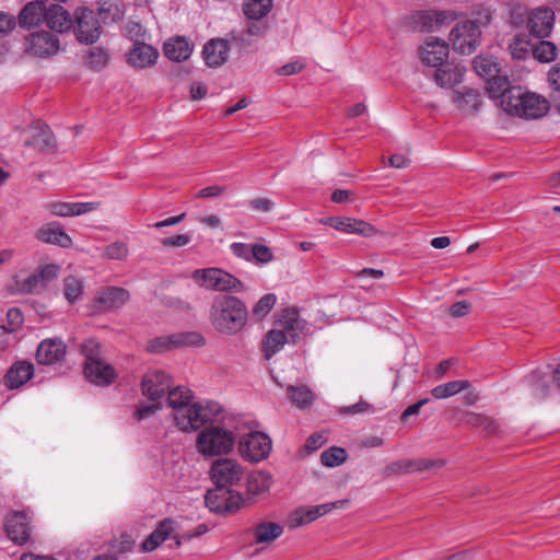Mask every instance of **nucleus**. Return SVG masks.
Segmentation results:
<instances>
[{
	"instance_id": "473e14b6",
	"label": "nucleus",
	"mask_w": 560,
	"mask_h": 560,
	"mask_svg": "<svg viewBox=\"0 0 560 560\" xmlns=\"http://www.w3.org/2000/svg\"><path fill=\"white\" fill-rule=\"evenodd\" d=\"M47 25L52 31L63 33L73 26L69 12L59 4H50L47 13Z\"/></svg>"
},
{
	"instance_id": "79ce46f5",
	"label": "nucleus",
	"mask_w": 560,
	"mask_h": 560,
	"mask_svg": "<svg viewBox=\"0 0 560 560\" xmlns=\"http://www.w3.org/2000/svg\"><path fill=\"white\" fill-rule=\"evenodd\" d=\"M551 376L547 372H534L528 382L532 387L533 396L536 398H544L549 393Z\"/></svg>"
},
{
	"instance_id": "f8f14e48",
	"label": "nucleus",
	"mask_w": 560,
	"mask_h": 560,
	"mask_svg": "<svg viewBox=\"0 0 560 560\" xmlns=\"http://www.w3.org/2000/svg\"><path fill=\"white\" fill-rule=\"evenodd\" d=\"M272 0H244L243 12L249 20L246 32L250 36H264L268 30V23L264 20L271 11Z\"/></svg>"
},
{
	"instance_id": "a18cd8bd",
	"label": "nucleus",
	"mask_w": 560,
	"mask_h": 560,
	"mask_svg": "<svg viewBox=\"0 0 560 560\" xmlns=\"http://www.w3.org/2000/svg\"><path fill=\"white\" fill-rule=\"evenodd\" d=\"M532 55L539 62H551L558 55L557 47L549 40H540L537 44H533Z\"/></svg>"
},
{
	"instance_id": "09e8293b",
	"label": "nucleus",
	"mask_w": 560,
	"mask_h": 560,
	"mask_svg": "<svg viewBox=\"0 0 560 560\" xmlns=\"http://www.w3.org/2000/svg\"><path fill=\"white\" fill-rule=\"evenodd\" d=\"M466 422L475 428L481 429L488 434L494 433L498 429V424L493 419L481 413H468Z\"/></svg>"
},
{
	"instance_id": "20e7f679",
	"label": "nucleus",
	"mask_w": 560,
	"mask_h": 560,
	"mask_svg": "<svg viewBox=\"0 0 560 560\" xmlns=\"http://www.w3.org/2000/svg\"><path fill=\"white\" fill-rule=\"evenodd\" d=\"M85 358L84 375L90 383L108 386L117 378V372L103 357L102 346L94 339L85 340L81 346Z\"/></svg>"
},
{
	"instance_id": "2eb2a0df",
	"label": "nucleus",
	"mask_w": 560,
	"mask_h": 560,
	"mask_svg": "<svg viewBox=\"0 0 560 560\" xmlns=\"http://www.w3.org/2000/svg\"><path fill=\"white\" fill-rule=\"evenodd\" d=\"M272 326L280 329L281 332L295 345L301 336L307 329V323L304 320L296 308L287 307L282 310L275 318Z\"/></svg>"
},
{
	"instance_id": "a211bd4d",
	"label": "nucleus",
	"mask_w": 560,
	"mask_h": 560,
	"mask_svg": "<svg viewBox=\"0 0 560 560\" xmlns=\"http://www.w3.org/2000/svg\"><path fill=\"white\" fill-rule=\"evenodd\" d=\"M59 48L58 36L47 31L32 33L26 38V52L39 58L51 57L58 52Z\"/></svg>"
},
{
	"instance_id": "864d4df0",
	"label": "nucleus",
	"mask_w": 560,
	"mask_h": 560,
	"mask_svg": "<svg viewBox=\"0 0 560 560\" xmlns=\"http://www.w3.org/2000/svg\"><path fill=\"white\" fill-rule=\"evenodd\" d=\"M306 524H310L305 516L304 506H300L295 510H293L285 520V525L290 529H294L301 526H304Z\"/></svg>"
},
{
	"instance_id": "58836bf2",
	"label": "nucleus",
	"mask_w": 560,
	"mask_h": 560,
	"mask_svg": "<svg viewBox=\"0 0 560 560\" xmlns=\"http://www.w3.org/2000/svg\"><path fill=\"white\" fill-rule=\"evenodd\" d=\"M469 386L470 383L466 380L452 381L432 388L431 395L435 399H446L467 389Z\"/></svg>"
},
{
	"instance_id": "f257e3e1",
	"label": "nucleus",
	"mask_w": 560,
	"mask_h": 560,
	"mask_svg": "<svg viewBox=\"0 0 560 560\" xmlns=\"http://www.w3.org/2000/svg\"><path fill=\"white\" fill-rule=\"evenodd\" d=\"M167 404L173 409V418L183 432L196 431L207 423L214 422L222 411L215 401L192 402V393L185 386L167 390Z\"/></svg>"
},
{
	"instance_id": "774afa93",
	"label": "nucleus",
	"mask_w": 560,
	"mask_h": 560,
	"mask_svg": "<svg viewBox=\"0 0 560 560\" xmlns=\"http://www.w3.org/2000/svg\"><path fill=\"white\" fill-rule=\"evenodd\" d=\"M548 83L550 88L560 94V66L552 67L548 72Z\"/></svg>"
},
{
	"instance_id": "bb28decb",
	"label": "nucleus",
	"mask_w": 560,
	"mask_h": 560,
	"mask_svg": "<svg viewBox=\"0 0 560 560\" xmlns=\"http://www.w3.org/2000/svg\"><path fill=\"white\" fill-rule=\"evenodd\" d=\"M230 47L226 40L217 38L209 40L203 47V59L207 66L217 68L222 66L229 56Z\"/></svg>"
},
{
	"instance_id": "4d7b16f0",
	"label": "nucleus",
	"mask_w": 560,
	"mask_h": 560,
	"mask_svg": "<svg viewBox=\"0 0 560 560\" xmlns=\"http://www.w3.org/2000/svg\"><path fill=\"white\" fill-rule=\"evenodd\" d=\"M38 277L43 280L47 287L51 281L58 278L60 273V266L55 264H48L43 266L38 271Z\"/></svg>"
},
{
	"instance_id": "a878e982",
	"label": "nucleus",
	"mask_w": 560,
	"mask_h": 560,
	"mask_svg": "<svg viewBox=\"0 0 560 560\" xmlns=\"http://www.w3.org/2000/svg\"><path fill=\"white\" fill-rule=\"evenodd\" d=\"M163 50L170 60L183 62L191 56L194 44L185 36H174L164 43Z\"/></svg>"
},
{
	"instance_id": "1a4fd4ad",
	"label": "nucleus",
	"mask_w": 560,
	"mask_h": 560,
	"mask_svg": "<svg viewBox=\"0 0 560 560\" xmlns=\"http://www.w3.org/2000/svg\"><path fill=\"white\" fill-rule=\"evenodd\" d=\"M191 279L205 290L226 293H240L244 290V284L240 279L221 268L196 269L191 273Z\"/></svg>"
},
{
	"instance_id": "e433bc0d",
	"label": "nucleus",
	"mask_w": 560,
	"mask_h": 560,
	"mask_svg": "<svg viewBox=\"0 0 560 560\" xmlns=\"http://www.w3.org/2000/svg\"><path fill=\"white\" fill-rule=\"evenodd\" d=\"M272 477L266 471H254L247 477V491L253 495H260L269 491Z\"/></svg>"
},
{
	"instance_id": "2f4dec72",
	"label": "nucleus",
	"mask_w": 560,
	"mask_h": 560,
	"mask_svg": "<svg viewBox=\"0 0 560 560\" xmlns=\"http://www.w3.org/2000/svg\"><path fill=\"white\" fill-rule=\"evenodd\" d=\"M285 345H292L291 340H289L280 329L272 326L262 338L261 352L265 359L270 360L280 352Z\"/></svg>"
},
{
	"instance_id": "ea45409f",
	"label": "nucleus",
	"mask_w": 560,
	"mask_h": 560,
	"mask_svg": "<svg viewBox=\"0 0 560 560\" xmlns=\"http://www.w3.org/2000/svg\"><path fill=\"white\" fill-rule=\"evenodd\" d=\"M349 506V500H339L335 502L324 503L315 506H304V512L310 523L316 521L320 516H324L335 509H347Z\"/></svg>"
},
{
	"instance_id": "6ab92c4d",
	"label": "nucleus",
	"mask_w": 560,
	"mask_h": 560,
	"mask_svg": "<svg viewBox=\"0 0 560 560\" xmlns=\"http://www.w3.org/2000/svg\"><path fill=\"white\" fill-rule=\"evenodd\" d=\"M454 20L451 11L420 10L411 14V22L419 31L434 32Z\"/></svg>"
},
{
	"instance_id": "ddd939ff",
	"label": "nucleus",
	"mask_w": 560,
	"mask_h": 560,
	"mask_svg": "<svg viewBox=\"0 0 560 560\" xmlns=\"http://www.w3.org/2000/svg\"><path fill=\"white\" fill-rule=\"evenodd\" d=\"M212 481L219 487L238 485L244 478V467L233 458H220L213 462L210 470Z\"/></svg>"
},
{
	"instance_id": "423d86ee",
	"label": "nucleus",
	"mask_w": 560,
	"mask_h": 560,
	"mask_svg": "<svg viewBox=\"0 0 560 560\" xmlns=\"http://www.w3.org/2000/svg\"><path fill=\"white\" fill-rule=\"evenodd\" d=\"M483 21L469 19L458 21L450 31L448 45L455 52L471 55L481 43V25H487L491 20V13L486 10Z\"/></svg>"
},
{
	"instance_id": "13d9d810",
	"label": "nucleus",
	"mask_w": 560,
	"mask_h": 560,
	"mask_svg": "<svg viewBox=\"0 0 560 560\" xmlns=\"http://www.w3.org/2000/svg\"><path fill=\"white\" fill-rule=\"evenodd\" d=\"M253 259L259 264H268L273 259L271 249L261 244L253 245Z\"/></svg>"
},
{
	"instance_id": "c85d7f7f",
	"label": "nucleus",
	"mask_w": 560,
	"mask_h": 560,
	"mask_svg": "<svg viewBox=\"0 0 560 560\" xmlns=\"http://www.w3.org/2000/svg\"><path fill=\"white\" fill-rule=\"evenodd\" d=\"M34 375V365L28 361H18L4 376L5 386L10 389L19 388Z\"/></svg>"
},
{
	"instance_id": "9b49d317",
	"label": "nucleus",
	"mask_w": 560,
	"mask_h": 560,
	"mask_svg": "<svg viewBox=\"0 0 560 560\" xmlns=\"http://www.w3.org/2000/svg\"><path fill=\"white\" fill-rule=\"evenodd\" d=\"M271 448V439L259 431L246 433L238 440V452L248 462L258 463L267 458Z\"/></svg>"
},
{
	"instance_id": "a19ab883",
	"label": "nucleus",
	"mask_w": 560,
	"mask_h": 560,
	"mask_svg": "<svg viewBox=\"0 0 560 560\" xmlns=\"http://www.w3.org/2000/svg\"><path fill=\"white\" fill-rule=\"evenodd\" d=\"M63 293L70 304H74L83 298L84 285L82 280L74 276H68L63 279Z\"/></svg>"
},
{
	"instance_id": "7ed1b4c3",
	"label": "nucleus",
	"mask_w": 560,
	"mask_h": 560,
	"mask_svg": "<svg viewBox=\"0 0 560 560\" xmlns=\"http://www.w3.org/2000/svg\"><path fill=\"white\" fill-rule=\"evenodd\" d=\"M498 98L505 113L527 120L544 117L550 108L549 101L546 97L522 86H511L509 84Z\"/></svg>"
},
{
	"instance_id": "e2e57ef3",
	"label": "nucleus",
	"mask_w": 560,
	"mask_h": 560,
	"mask_svg": "<svg viewBox=\"0 0 560 560\" xmlns=\"http://www.w3.org/2000/svg\"><path fill=\"white\" fill-rule=\"evenodd\" d=\"M132 546L133 540L127 534H122L118 539L112 541V549L117 553H125L131 550Z\"/></svg>"
},
{
	"instance_id": "4c0bfd02",
	"label": "nucleus",
	"mask_w": 560,
	"mask_h": 560,
	"mask_svg": "<svg viewBox=\"0 0 560 560\" xmlns=\"http://www.w3.org/2000/svg\"><path fill=\"white\" fill-rule=\"evenodd\" d=\"M126 34L132 43V48L128 54V63L136 69L140 67V25L138 23H128Z\"/></svg>"
},
{
	"instance_id": "9d476101",
	"label": "nucleus",
	"mask_w": 560,
	"mask_h": 560,
	"mask_svg": "<svg viewBox=\"0 0 560 560\" xmlns=\"http://www.w3.org/2000/svg\"><path fill=\"white\" fill-rule=\"evenodd\" d=\"M476 73L488 83V91L491 97H499L502 91L506 90L510 81L505 73H502L500 63L491 55H478L474 58Z\"/></svg>"
},
{
	"instance_id": "6e6552de",
	"label": "nucleus",
	"mask_w": 560,
	"mask_h": 560,
	"mask_svg": "<svg viewBox=\"0 0 560 560\" xmlns=\"http://www.w3.org/2000/svg\"><path fill=\"white\" fill-rule=\"evenodd\" d=\"M235 444V435L231 430L219 425L203 429L197 436L196 448L206 456L213 457L229 454Z\"/></svg>"
},
{
	"instance_id": "f03ea898",
	"label": "nucleus",
	"mask_w": 560,
	"mask_h": 560,
	"mask_svg": "<svg viewBox=\"0 0 560 560\" xmlns=\"http://www.w3.org/2000/svg\"><path fill=\"white\" fill-rule=\"evenodd\" d=\"M208 319L218 334L235 336L246 327L248 311L240 298L231 294H218L209 304Z\"/></svg>"
},
{
	"instance_id": "49530a36",
	"label": "nucleus",
	"mask_w": 560,
	"mask_h": 560,
	"mask_svg": "<svg viewBox=\"0 0 560 560\" xmlns=\"http://www.w3.org/2000/svg\"><path fill=\"white\" fill-rule=\"evenodd\" d=\"M124 12L113 0H102L98 2V15L104 23H115L119 21Z\"/></svg>"
},
{
	"instance_id": "cd10ccee",
	"label": "nucleus",
	"mask_w": 560,
	"mask_h": 560,
	"mask_svg": "<svg viewBox=\"0 0 560 560\" xmlns=\"http://www.w3.org/2000/svg\"><path fill=\"white\" fill-rule=\"evenodd\" d=\"M25 143L42 152L52 151L56 145L55 137L46 125L32 126L30 138Z\"/></svg>"
},
{
	"instance_id": "b1692460",
	"label": "nucleus",
	"mask_w": 560,
	"mask_h": 560,
	"mask_svg": "<svg viewBox=\"0 0 560 560\" xmlns=\"http://www.w3.org/2000/svg\"><path fill=\"white\" fill-rule=\"evenodd\" d=\"M8 537L16 545H23L30 540V520L24 513H12L5 520Z\"/></svg>"
},
{
	"instance_id": "3c124183",
	"label": "nucleus",
	"mask_w": 560,
	"mask_h": 560,
	"mask_svg": "<svg viewBox=\"0 0 560 560\" xmlns=\"http://www.w3.org/2000/svg\"><path fill=\"white\" fill-rule=\"evenodd\" d=\"M347 458V453L342 447H330L322 453L320 460L326 467H336L341 465Z\"/></svg>"
},
{
	"instance_id": "de8ad7c7",
	"label": "nucleus",
	"mask_w": 560,
	"mask_h": 560,
	"mask_svg": "<svg viewBox=\"0 0 560 560\" xmlns=\"http://www.w3.org/2000/svg\"><path fill=\"white\" fill-rule=\"evenodd\" d=\"M277 302V295L273 293H267L262 295L256 304L253 306V316L260 320L265 318L273 308Z\"/></svg>"
},
{
	"instance_id": "7c9ffc66",
	"label": "nucleus",
	"mask_w": 560,
	"mask_h": 560,
	"mask_svg": "<svg viewBox=\"0 0 560 560\" xmlns=\"http://www.w3.org/2000/svg\"><path fill=\"white\" fill-rule=\"evenodd\" d=\"M455 106L464 114H471L478 110L481 100L480 94L471 88L455 90L452 95Z\"/></svg>"
},
{
	"instance_id": "4468645a",
	"label": "nucleus",
	"mask_w": 560,
	"mask_h": 560,
	"mask_svg": "<svg viewBox=\"0 0 560 560\" xmlns=\"http://www.w3.org/2000/svg\"><path fill=\"white\" fill-rule=\"evenodd\" d=\"M74 33L80 43L93 44L101 35L102 28L94 12L85 7L74 11Z\"/></svg>"
},
{
	"instance_id": "0eeeda50",
	"label": "nucleus",
	"mask_w": 560,
	"mask_h": 560,
	"mask_svg": "<svg viewBox=\"0 0 560 560\" xmlns=\"http://www.w3.org/2000/svg\"><path fill=\"white\" fill-rule=\"evenodd\" d=\"M172 384V378L161 370L148 371L142 376V417L161 409Z\"/></svg>"
},
{
	"instance_id": "f3484780",
	"label": "nucleus",
	"mask_w": 560,
	"mask_h": 560,
	"mask_svg": "<svg viewBox=\"0 0 560 560\" xmlns=\"http://www.w3.org/2000/svg\"><path fill=\"white\" fill-rule=\"evenodd\" d=\"M129 300L127 290L117 287H108L97 292L89 304L91 314H98L121 307Z\"/></svg>"
},
{
	"instance_id": "37998d69",
	"label": "nucleus",
	"mask_w": 560,
	"mask_h": 560,
	"mask_svg": "<svg viewBox=\"0 0 560 560\" xmlns=\"http://www.w3.org/2000/svg\"><path fill=\"white\" fill-rule=\"evenodd\" d=\"M533 43L524 35H516L509 45V51L513 59L524 60L532 55Z\"/></svg>"
},
{
	"instance_id": "c756f323",
	"label": "nucleus",
	"mask_w": 560,
	"mask_h": 560,
	"mask_svg": "<svg viewBox=\"0 0 560 560\" xmlns=\"http://www.w3.org/2000/svg\"><path fill=\"white\" fill-rule=\"evenodd\" d=\"M465 67L459 65H444L438 67L434 73L435 83L443 89H452L463 81Z\"/></svg>"
},
{
	"instance_id": "dca6fc26",
	"label": "nucleus",
	"mask_w": 560,
	"mask_h": 560,
	"mask_svg": "<svg viewBox=\"0 0 560 560\" xmlns=\"http://www.w3.org/2000/svg\"><path fill=\"white\" fill-rule=\"evenodd\" d=\"M205 503L210 511L215 513L234 512L243 503L241 493L230 490L229 487H219L209 490L205 495Z\"/></svg>"
},
{
	"instance_id": "4be33fe9",
	"label": "nucleus",
	"mask_w": 560,
	"mask_h": 560,
	"mask_svg": "<svg viewBox=\"0 0 560 560\" xmlns=\"http://www.w3.org/2000/svg\"><path fill=\"white\" fill-rule=\"evenodd\" d=\"M67 354V346L59 338L44 339L37 347L36 361L42 365H54L61 362Z\"/></svg>"
},
{
	"instance_id": "603ef678",
	"label": "nucleus",
	"mask_w": 560,
	"mask_h": 560,
	"mask_svg": "<svg viewBox=\"0 0 560 560\" xmlns=\"http://www.w3.org/2000/svg\"><path fill=\"white\" fill-rule=\"evenodd\" d=\"M129 253L128 246L121 242H115L104 248L103 256L108 259H124Z\"/></svg>"
},
{
	"instance_id": "680f3d73",
	"label": "nucleus",
	"mask_w": 560,
	"mask_h": 560,
	"mask_svg": "<svg viewBox=\"0 0 560 560\" xmlns=\"http://www.w3.org/2000/svg\"><path fill=\"white\" fill-rule=\"evenodd\" d=\"M101 203L98 201H89V202H71V217L81 215L100 208Z\"/></svg>"
},
{
	"instance_id": "0e129e2a",
	"label": "nucleus",
	"mask_w": 560,
	"mask_h": 560,
	"mask_svg": "<svg viewBox=\"0 0 560 560\" xmlns=\"http://www.w3.org/2000/svg\"><path fill=\"white\" fill-rule=\"evenodd\" d=\"M326 442H327L326 435L322 432H316V433H313L306 440L305 448L308 452H314V451L318 450L319 447H322Z\"/></svg>"
},
{
	"instance_id": "412c9836",
	"label": "nucleus",
	"mask_w": 560,
	"mask_h": 560,
	"mask_svg": "<svg viewBox=\"0 0 560 560\" xmlns=\"http://www.w3.org/2000/svg\"><path fill=\"white\" fill-rule=\"evenodd\" d=\"M166 540L174 541L171 547H179L182 544V538L175 533V522L171 518L159 523L150 536L142 541V551H153Z\"/></svg>"
},
{
	"instance_id": "aec40b11",
	"label": "nucleus",
	"mask_w": 560,
	"mask_h": 560,
	"mask_svg": "<svg viewBox=\"0 0 560 560\" xmlns=\"http://www.w3.org/2000/svg\"><path fill=\"white\" fill-rule=\"evenodd\" d=\"M448 44L438 37H429L419 48L422 63L432 68L443 66L448 58Z\"/></svg>"
},
{
	"instance_id": "6e6d98bb",
	"label": "nucleus",
	"mask_w": 560,
	"mask_h": 560,
	"mask_svg": "<svg viewBox=\"0 0 560 560\" xmlns=\"http://www.w3.org/2000/svg\"><path fill=\"white\" fill-rule=\"evenodd\" d=\"M46 289L43 280L38 277V272H34L22 283V290L27 293H38Z\"/></svg>"
},
{
	"instance_id": "72a5a7b5",
	"label": "nucleus",
	"mask_w": 560,
	"mask_h": 560,
	"mask_svg": "<svg viewBox=\"0 0 560 560\" xmlns=\"http://www.w3.org/2000/svg\"><path fill=\"white\" fill-rule=\"evenodd\" d=\"M283 534V526L271 522L262 521L255 525L253 535L256 544H271Z\"/></svg>"
},
{
	"instance_id": "393cba45",
	"label": "nucleus",
	"mask_w": 560,
	"mask_h": 560,
	"mask_svg": "<svg viewBox=\"0 0 560 560\" xmlns=\"http://www.w3.org/2000/svg\"><path fill=\"white\" fill-rule=\"evenodd\" d=\"M48 7L44 0H33L24 5L19 14V22L22 27L31 28L47 23Z\"/></svg>"
},
{
	"instance_id": "338daca9",
	"label": "nucleus",
	"mask_w": 560,
	"mask_h": 560,
	"mask_svg": "<svg viewBox=\"0 0 560 560\" xmlns=\"http://www.w3.org/2000/svg\"><path fill=\"white\" fill-rule=\"evenodd\" d=\"M7 318L9 322L10 330L14 331L19 326L23 324L24 317L22 312L19 308H10L7 314Z\"/></svg>"
},
{
	"instance_id": "c03bdc74",
	"label": "nucleus",
	"mask_w": 560,
	"mask_h": 560,
	"mask_svg": "<svg viewBox=\"0 0 560 560\" xmlns=\"http://www.w3.org/2000/svg\"><path fill=\"white\" fill-rule=\"evenodd\" d=\"M288 395L291 401L301 409L310 407L315 399L314 393L305 386H289Z\"/></svg>"
},
{
	"instance_id": "5fc2aeb1",
	"label": "nucleus",
	"mask_w": 560,
	"mask_h": 560,
	"mask_svg": "<svg viewBox=\"0 0 560 560\" xmlns=\"http://www.w3.org/2000/svg\"><path fill=\"white\" fill-rule=\"evenodd\" d=\"M47 211L56 217H71V202L50 201L45 205Z\"/></svg>"
},
{
	"instance_id": "5701e85b",
	"label": "nucleus",
	"mask_w": 560,
	"mask_h": 560,
	"mask_svg": "<svg viewBox=\"0 0 560 560\" xmlns=\"http://www.w3.org/2000/svg\"><path fill=\"white\" fill-rule=\"evenodd\" d=\"M37 241L56 245L62 248H70L72 246V238L65 231L59 222H48L43 224L35 233Z\"/></svg>"
},
{
	"instance_id": "bf43d9fd",
	"label": "nucleus",
	"mask_w": 560,
	"mask_h": 560,
	"mask_svg": "<svg viewBox=\"0 0 560 560\" xmlns=\"http://www.w3.org/2000/svg\"><path fill=\"white\" fill-rule=\"evenodd\" d=\"M230 249L232 254L238 258H242L246 261L253 260V245L246 243H232L230 245Z\"/></svg>"
},
{
	"instance_id": "8fccbe9b",
	"label": "nucleus",
	"mask_w": 560,
	"mask_h": 560,
	"mask_svg": "<svg viewBox=\"0 0 560 560\" xmlns=\"http://www.w3.org/2000/svg\"><path fill=\"white\" fill-rule=\"evenodd\" d=\"M108 61V52L100 47H92L85 57L86 65L94 70H101L105 68Z\"/></svg>"
},
{
	"instance_id": "f704fd0d",
	"label": "nucleus",
	"mask_w": 560,
	"mask_h": 560,
	"mask_svg": "<svg viewBox=\"0 0 560 560\" xmlns=\"http://www.w3.org/2000/svg\"><path fill=\"white\" fill-rule=\"evenodd\" d=\"M336 230L348 234L362 235L365 237H370L376 234V229L372 224L348 217H339Z\"/></svg>"
},
{
	"instance_id": "69168bd1",
	"label": "nucleus",
	"mask_w": 560,
	"mask_h": 560,
	"mask_svg": "<svg viewBox=\"0 0 560 560\" xmlns=\"http://www.w3.org/2000/svg\"><path fill=\"white\" fill-rule=\"evenodd\" d=\"M305 65L301 60L291 61L278 69V74L280 75H292L301 72L304 69Z\"/></svg>"
},
{
	"instance_id": "052dcab7",
	"label": "nucleus",
	"mask_w": 560,
	"mask_h": 560,
	"mask_svg": "<svg viewBox=\"0 0 560 560\" xmlns=\"http://www.w3.org/2000/svg\"><path fill=\"white\" fill-rule=\"evenodd\" d=\"M173 343H175V341L170 338L158 337L148 342L147 350L153 353H160L170 349Z\"/></svg>"
},
{
	"instance_id": "c9c22d12",
	"label": "nucleus",
	"mask_w": 560,
	"mask_h": 560,
	"mask_svg": "<svg viewBox=\"0 0 560 560\" xmlns=\"http://www.w3.org/2000/svg\"><path fill=\"white\" fill-rule=\"evenodd\" d=\"M443 460L419 459L415 462H396L386 467V474H400L415 470H429L433 467H442Z\"/></svg>"
},
{
	"instance_id": "39448f33",
	"label": "nucleus",
	"mask_w": 560,
	"mask_h": 560,
	"mask_svg": "<svg viewBox=\"0 0 560 560\" xmlns=\"http://www.w3.org/2000/svg\"><path fill=\"white\" fill-rule=\"evenodd\" d=\"M510 19L513 25H525L532 36L540 39L549 37L555 24V13L549 8L527 10L522 4H515L511 9Z\"/></svg>"
}]
</instances>
